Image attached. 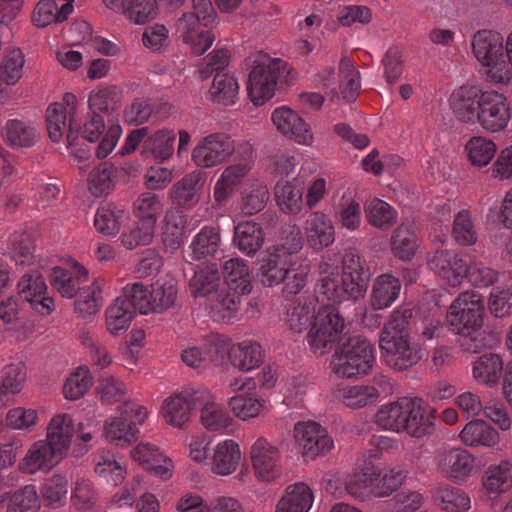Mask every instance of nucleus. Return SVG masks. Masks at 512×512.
I'll list each match as a JSON object with an SVG mask.
<instances>
[{"mask_svg":"<svg viewBox=\"0 0 512 512\" xmlns=\"http://www.w3.org/2000/svg\"><path fill=\"white\" fill-rule=\"evenodd\" d=\"M370 280L366 261L355 249L345 251L342 258V273L322 276L316 284L317 299L332 304L355 302L365 296Z\"/></svg>","mask_w":512,"mask_h":512,"instance_id":"obj_1","label":"nucleus"},{"mask_svg":"<svg viewBox=\"0 0 512 512\" xmlns=\"http://www.w3.org/2000/svg\"><path fill=\"white\" fill-rule=\"evenodd\" d=\"M375 423L384 430L406 432L417 438L430 434L433 424L426 403L418 397H401L382 405L375 415Z\"/></svg>","mask_w":512,"mask_h":512,"instance_id":"obj_2","label":"nucleus"},{"mask_svg":"<svg viewBox=\"0 0 512 512\" xmlns=\"http://www.w3.org/2000/svg\"><path fill=\"white\" fill-rule=\"evenodd\" d=\"M289 65L281 59L259 55L248 76L247 91L254 105H262L273 97L278 84L287 83Z\"/></svg>","mask_w":512,"mask_h":512,"instance_id":"obj_3","label":"nucleus"},{"mask_svg":"<svg viewBox=\"0 0 512 512\" xmlns=\"http://www.w3.org/2000/svg\"><path fill=\"white\" fill-rule=\"evenodd\" d=\"M335 349L332 371L343 378L366 375L374 363L373 346L361 336H348Z\"/></svg>","mask_w":512,"mask_h":512,"instance_id":"obj_4","label":"nucleus"},{"mask_svg":"<svg viewBox=\"0 0 512 512\" xmlns=\"http://www.w3.org/2000/svg\"><path fill=\"white\" fill-rule=\"evenodd\" d=\"M504 37L494 30H479L472 38V50L477 60L488 69L487 77L496 83H507L511 78L505 61Z\"/></svg>","mask_w":512,"mask_h":512,"instance_id":"obj_5","label":"nucleus"},{"mask_svg":"<svg viewBox=\"0 0 512 512\" xmlns=\"http://www.w3.org/2000/svg\"><path fill=\"white\" fill-rule=\"evenodd\" d=\"M345 320L333 306H323L316 313L307 341L314 354L324 355L346 337Z\"/></svg>","mask_w":512,"mask_h":512,"instance_id":"obj_6","label":"nucleus"},{"mask_svg":"<svg viewBox=\"0 0 512 512\" xmlns=\"http://www.w3.org/2000/svg\"><path fill=\"white\" fill-rule=\"evenodd\" d=\"M485 305L483 297L467 290L458 295L448 308L446 319L454 332L475 331L484 323Z\"/></svg>","mask_w":512,"mask_h":512,"instance_id":"obj_7","label":"nucleus"},{"mask_svg":"<svg viewBox=\"0 0 512 512\" xmlns=\"http://www.w3.org/2000/svg\"><path fill=\"white\" fill-rule=\"evenodd\" d=\"M208 397L207 386H188L164 401L162 415L168 424L182 428L189 421L191 410Z\"/></svg>","mask_w":512,"mask_h":512,"instance_id":"obj_8","label":"nucleus"},{"mask_svg":"<svg viewBox=\"0 0 512 512\" xmlns=\"http://www.w3.org/2000/svg\"><path fill=\"white\" fill-rule=\"evenodd\" d=\"M390 326H384L381 334L379 345L390 357L388 363L395 369L405 370L415 365L421 355L416 346L410 343L409 334L393 331Z\"/></svg>","mask_w":512,"mask_h":512,"instance_id":"obj_9","label":"nucleus"},{"mask_svg":"<svg viewBox=\"0 0 512 512\" xmlns=\"http://www.w3.org/2000/svg\"><path fill=\"white\" fill-rule=\"evenodd\" d=\"M234 148V141L229 135L213 133L204 137L193 149L192 159L199 167H213L232 155Z\"/></svg>","mask_w":512,"mask_h":512,"instance_id":"obj_10","label":"nucleus"},{"mask_svg":"<svg viewBox=\"0 0 512 512\" xmlns=\"http://www.w3.org/2000/svg\"><path fill=\"white\" fill-rule=\"evenodd\" d=\"M294 437L302 454L308 459H314L330 451L334 446L327 431L314 421L297 423L294 427Z\"/></svg>","mask_w":512,"mask_h":512,"instance_id":"obj_11","label":"nucleus"},{"mask_svg":"<svg viewBox=\"0 0 512 512\" xmlns=\"http://www.w3.org/2000/svg\"><path fill=\"white\" fill-rule=\"evenodd\" d=\"M480 99L477 122L488 131L496 132L504 129L510 119L506 97L498 92L488 91L481 93Z\"/></svg>","mask_w":512,"mask_h":512,"instance_id":"obj_12","label":"nucleus"},{"mask_svg":"<svg viewBox=\"0 0 512 512\" xmlns=\"http://www.w3.org/2000/svg\"><path fill=\"white\" fill-rule=\"evenodd\" d=\"M438 470L441 474L455 482L466 481L475 471V457L463 448H449L438 455Z\"/></svg>","mask_w":512,"mask_h":512,"instance_id":"obj_13","label":"nucleus"},{"mask_svg":"<svg viewBox=\"0 0 512 512\" xmlns=\"http://www.w3.org/2000/svg\"><path fill=\"white\" fill-rule=\"evenodd\" d=\"M256 476L262 481L274 480L280 474V452L265 438H258L250 450Z\"/></svg>","mask_w":512,"mask_h":512,"instance_id":"obj_14","label":"nucleus"},{"mask_svg":"<svg viewBox=\"0 0 512 512\" xmlns=\"http://www.w3.org/2000/svg\"><path fill=\"white\" fill-rule=\"evenodd\" d=\"M205 184V175L196 170L186 174L179 181L174 183L170 191V199L175 206L173 209H191L201 199Z\"/></svg>","mask_w":512,"mask_h":512,"instance_id":"obj_15","label":"nucleus"},{"mask_svg":"<svg viewBox=\"0 0 512 512\" xmlns=\"http://www.w3.org/2000/svg\"><path fill=\"white\" fill-rule=\"evenodd\" d=\"M202 18L194 13H184L176 23V32L183 41L191 45L192 53L200 56L212 45L214 35L210 31L198 30Z\"/></svg>","mask_w":512,"mask_h":512,"instance_id":"obj_16","label":"nucleus"},{"mask_svg":"<svg viewBox=\"0 0 512 512\" xmlns=\"http://www.w3.org/2000/svg\"><path fill=\"white\" fill-rule=\"evenodd\" d=\"M272 121L283 135L294 139L299 144L310 145L313 134L308 124L293 110L281 107L272 113Z\"/></svg>","mask_w":512,"mask_h":512,"instance_id":"obj_17","label":"nucleus"},{"mask_svg":"<svg viewBox=\"0 0 512 512\" xmlns=\"http://www.w3.org/2000/svg\"><path fill=\"white\" fill-rule=\"evenodd\" d=\"M62 457L48 442L38 440L30 446L25 457L19 462V469L28 474L49 471Z\"/></svg>","mask_w":512,"mask_h":512,"instance_id":"obj_18","label":"nucleus"},{"mask_svg":"<svg viewBox=\"0 0 512 512\" xmlns=\"http://www.w3.org/2000/svg\"><path fill=\"white\" fill-rule=\"evenodd\" d=\"M480 91L474 86H461L450 96V107L454 116L463 123L477 122L481 105Z\"/></svg>","mask_w":512,"mask_h":512,"instance_id":"obj_19","label":"nucleus"},{"mask_svg":"<svg viewBox=\"0 0 512 512\" xmlns=\"http://www.w3.org/2000/svg\"><path fill=\"white\" fill-rule=\"evenodd\" d=\"M46 289L45 281L39 273L24 274L18 283L19 296L35 306L41 314H50L53 310L54 300L44 296Z\"/></svg>","mask_w":512,"mask_h":512,"instance_id":"obj_20","label":"nucleus"},{"mask_svg":"<svg viewBox=\"0 0 512 512\" xmlns=\"http://www.w3.org/2000/svg\"><path fill=\"white\" fill-rule=\"evenodd\" d=\"M430 268L447 280L451 286L460 284L468 272L466 263L455 253L448 250H437L428 260Z\"/></svg>","mask_w":512,"mask_h":512,"instance_id":"obj_21","label":"nucleus"},{"mask_svg":"<svg viewBox=\"0 0 512 512\" xmlns=\"http://www.w3.org/2000/svg\"><path fill=\"white\" fill-rule=\"evenodd\" d=\"M308 245L315 251H321L334 242L335 230L331 220L321 212H313L305 224Z\"/></svg>","mask_w":512,"mask_h":512,"instance_id":"obj_22","label":"nucleus"},{"mask_svg":"<svg viewBox=\"0 0 512 512\" xmlns=\"http://www.w3.org/2000/svg\"><path fill=\"white\" fill-rule=\"evenodd\" d=\"M187 227V216L179 209L166 211L161 232V240L166 252L173 253L183 244Z\"/></svg>","mask_w":512,"mask_h":512,"instance_id":"obj_23","label":"nucleus"},{"mask_svg":"<svg viewBox=\"0 0 512 512\" xmlns=\"http://www.w3.org/2000/svg\"><path fill=\"white\" fill-rule=\"evenodd\" d=\"M435 506L444 512H467L471 508V498L464 490L441 484L431 491Z\"/></svg>","mask_w":512,"mask_h":512,"instance_id":"obj_24","label":"nucleus"},{"mask_svg":"<svg viewBox=\"0 0 512 512\" xmlns=\"http://www.w3.org/2000/svg\"><path fill=\"white\" fill-rule=\"evenodd\" d=\"M265 233L254 221H241L234 227L233 244L245 255L254 256L263 246Z\"/></svg>","mask_w":512,"mask_h":512,"instance_id":"obj_25","label":"nucleus"},{"mask_svg":"<svg viewBox=\"0 0 512 512\" xmlns=\"http://www.w3.org/2000/svg\"><path fill=\"white\" fill-rule=\"evenodd\" d=\"M380 476L381 471L377 466L370 462L366 463L359 471L347 478L345 489L350 496L363 501L373 495Z\"/></svg>","mask_w":512,"mask_h":512,"instance_id":"obj_26","label":"nucleus"},{"mask_svg":"<svg viewBox=\"0 0 512 512\" xmlns=\"http://www.w3.org/2000/svg\"><path fill=\"white\" fill-rule=\"evenodd\" d=\"M75 434L71 415L67 413L55 415L47 426L46 442L64 456Z\"/></svg>","mask_w":512,"mask_h":512,"instance_id":"obj_27","label":"nucleus"},{"mask_svg":"<svg viewBox=\"0 0 512 512\" xmlns=\"http://www.w3.org/2000/svg\"><path fill=\"white\" fill-rule=\"evenodd\" d=\"M482 487L490 497H497L507 492L512 487V464L509 461H501L499 464L490 465L483 473Z\"/></svg>","mask_w":512,"mask_h":512,"instance_id":"obj_28","label":"nucleus"},{"mask_svg":"<svg viewBox=\"0 0 512 512\" xmlns=\"http://www.w3.org/2000/svg\"><path fill=\"white\" fill-rule=\"evenodd\" d=\"M459 436L467 446L493 447L500 440L498 431L481 419L467 423Z\"/></svg>","mask_w":512,"mask_h":512,"instance_id":"obj_29","label":"nucleus"},{"mask_svg":"<svg viewBox=\"0 0 512 512\" xmlns=\"http://www.w3.org/2000/svg\"><path fill=\"white\" fill-rule=\"evenodd\" d=\"M314 495L305 483H296L287 488L279 501L276 512H308L313 504Z\"/></svg>","mask_w":512,"mask_h":512,"instance_id":"obj_30","label":"nucleus"},{"mask_svg":"<svg viewBox=\"0 0 512 512\" xmlns=\"http://www.w3.org/2000/svg\"><path fill=\"white\" fill-rule=\"evenodd\" d=\"M401 290V282L390 274H383L375 280L372 293L371 305L375 310L389 307L398 297Z\"/></svg>","mask_w":512,"mask_h":512,"instance_id":"obj_31","label":"nucleus"},{"mask_svg":"<svg viewBox=\"0 0 512 512\" xmlns=\"http://www.w3.org/2000/svg\"><path fill=\"white\" fill-rule=\"evenodd\" d=\"M275 200L280 209L288 214H298L303 204V187L301 183L293 181H279L274 189Z\"/></svg>","mask_w":512,"mask_h":512,"instance_id":"obj_32","label":"nucleus"},{"mask_svg":"<svg viewBox=\"0 0 512 512\" xmlns=\"http://www.w3.org/2000/svg\"><path fill=\"white\" fill-rule=\"evenodd\" d=\"M131 457L162 479H168L171 476L170 469L165 465L167 463L166 457L150 443L137 445L131 451Z\"/></svg>","mask_w":512,"mask_h":512,"instance_id":"obj_33","label":"nucleus"},{"mask_svg":"<svg viewBox=\"0 0 512 512\" xmlns=\"http://www.w3.org/2000/svg\"><path fill=\"white\" fill-rule=\"evenodd\" d=\"M503 372V360L498 354L486 353L473 362V378L479 384H497Z\"/></svg>","mask_w":512,"mask_h":512,"instance_id":"obj_34","label":"nucleus"},{"mask_svg":"<svg viewBox=\"0 0 512 512\" xmlns=\"http://www.w3.org/2000/svg\"><path fill=\"white\" fill-rule=\"evenodd\" d=\"M221 283L218 268L214 265L205 266L194 272L189 281V291L194 298L210 297L211 299Z\"/></svg>","mask_w":512,"mask_h":512,"instance_id":"obj_35","label":"nucleus"},{"mask_svg":"<svg viewBox=\"0 0 512 512\" xmlns=\"http://www.w3.org/2000/svg\"><path fill=\"white\" fill-rule=\"evenodd\" d=\"M240 458L241 452L238 444L233 440H224L216 446L212 471L222 476L230 475L236 470Z\"/></svg>","mask_w":512,"mask_h":512,"instance_id":"obj_36","label":"nucleus"},{"mask_svg":"<svg viewBox=\"0 0 512 512\" xmlns=\"http://www.w3.org/2000/svg\"><path fill=\"white\" fill-rule=\"evenodd\" d=\"M228 355L231 364L242 371H250L262 362V350L258 343L243 341L234 344Z\"/></svg>","mask_w":512,"mask_h":512,"instance_id":"obj_37","label":"nucleus"},{"mask_svg":"<svg viewBox=\"0 0 512 512\" xmlns=\"http://www.w3.org/2000/svg\"><path fill=\"white\" fill-rule=\"evenodd\" d=\"M118 169L105 161L94 167L88 175V189L95 197L107 195L115 186Z\"/></svg>","mask_w":512,"mask_h":512,"instance_id":"obj_38","label":"nucleus"},{"mask_svg":"<svg viewBox=\"0 0 512 512\" xmlns=\"http://www.w3.org/2000/svg\"><path fill=\"white\" fill-rule=\"evenodd\" d=\"M249 293H242L239 288L221 283L211 298V306L222 317H231L240 308L242 297Z\"/></svg>","mask_w":512,"mask_h":512,"instance_id":"obj_39","label":"nucleus"},{"mask_svg":"<svg viewBox=\"0 0 512 512\" xmlns=\"http://www.w3.org/2000/svg\"><path fill=\"white\" fill-rule=\"evenodd\" d=\"M199 406H202L201 422L206 429L223 432L232 425L233 419L219 404L215 403L210 391L208 399L200 402Z\"/></svg>","mask_w":512,"mask_h":512,"instance_id":"obj_40","label":"nucleus"},{"mask_svg":"<svg viewBox=\"0 0 512 512\" xmlns=\"http://www.w3.org/2000/svg\"><path fill=\"white\" fill-rule=\"evenodd\" d=\"M104 433L111 443L117 446H125L136 441L140 431L139 427L130 424L126 418L120 416L111 417L106 421Z\"/></svg>","mask_w":512,"mask_h":512,"instance_id":"obj_41","label":"nucleus"},{"mask_svg":"<svg viewBox=\"0 0 512 512\" xmlns=\"http://www.w3.org/2000/svg\"><path fill=\"white\" fill-rule=\"evenodd\" d=\"M153 312L162 313L176 305L178 288L177 281L172 278L157 280L151 290Z\"/></svg>","mask_w":512,"mask_h":512,"instance_id":"obj_42","label":"nucleus"},{"mask_svg":"<svg viewBox=\"0 0 512 512\" xmlns=\"http://www.w3.org/2000/svg\"><path fill=\"white\" fill-rule=\"evenodd\" d=\"M131 310V303L126 299L117 297L106 311V325L110 333L118 335L121 331L127 330L134 317Z\"/></svg>","mask_w":512,"mask_h":512,"instance_id":"obj_43","label":"nucleus"},{"mask_svg":"<svg viewBox=\"0 0 512 512\" xmlns=\"http://www.w3.org/2000/svg\"><path fill=\"white\" fill-rule=\"evenodd\" d=\"M339 76V89L342 98L347 102H354L360 91V73L346 56L340 60Z\"/></svg>","mask_w":512,"mask_h":512,"instance_id":"obj_44","label":"nucleus"},{"mask_svg":"<svg viewBox=\"0 0 512 512\" xmlns=\"http://www.w3.org/2000/svg\"><path fill=\"white\" fill-rule=\"evenodd\" d=\"M418 248L417 236L405 225L398 226L391 237V251L393 255L403 261L411 260Z\"/></svg>","mask_w":512,"mask_h":512,"instance_id":"obj_45","label":"nucleus"},{"mask_svg":"<svg viewBox=\"0 0 512 512\" xmlns=\"http://www.w3.org/2000/svg\"><path fill=\"white\" fill-rule=\"evenodd\" d=\"M285 258L269 252L267 258L262 260L258 276L261 283L266 287H273L282 283L288 273Z\"/></svg>","mask_w":512,"mask_h":512,"instance_id":"obj_46","label":"nucleus"},{"mask_svg":"<svg viewBox=\"0 0 512 512\" xmlns=\"http://www.w3.org/2000/svg\"><path fill=\"white\" fill-rule=\"evenodd\" d=\"M238 91V83L232 75L218 72L210 87V96L213 102L227 106L235 103Z\"/></svg>","mask_w":512,"mask_h":512,"instance_id":"obj_47","label":"nucleus"},{"mask_svg":"<svg viewBox=\"0 0 512 512\" xmlns=\"http://www.w3.org/2000/svg\"><path fill=\"white\" fill-rule=\"evenodd\" d=\"M224 281L222 283L239 288L242 293H250L252 284L249 268L244 260L232 258L223 265Z\"/></svg>","mask_w":512,"mask_h":512,"instance_id":"obj_48","label":"nucleus"},{"mask_svg":"<svg viewBox=\"0 0 512 512\" xmlns=\"http://www.w3.org/2000/svg\"><path fill=\"white\" fill-rule=\"evenodd\" d=\"M337 396L342 399L345 406L360 408L375 403L379 398L376 386H341Z\"/></svg>","mask_w":512,"mask_h":512,"instance_id":"obj_49","label":"nucleus"},{"mask_svg":"<svg viewBox=\"0 0 512 512\" xmlns=\"http://www.w3.org/2000/svg\"><path fill=\"white\" fill-rule=\"evenodd\" d=\"M365 216L372 226L379 229H389L396 223L394 209L378 198H374L366 204Z\"/></svg>","mask_w":512,"mask_h":512,"instance_id":"obj_50","label":"nucleus"},{"mask_svg":"<svg viewBox=\"0 0 512 512\" xmlns=\"http://www.w3.org/2000/svg\"><path fill=\"white\" fill-rule=\"evenodd\" d=\"M121 89L117 85H108L90 94L89 107L92 112L110 114L119 107Z\"/></svg>","mask_w":512,"mask_h":512,"instance_id":"obj_51","label":"nucleus"},{"mask_svg":"<svg viewBox=\"0 0 512 512\" xmlns=\"http://www.w3.org/2000/svg\"><path fill=\"white\" fill-rule=\"evenodd\" d=\"M270 198L266 185L253 183L242 192L241 210L245 215L251 216L262 211Z\"/></svg>","mask_w":512,"mask_h":512,"instance_id":"obj_52","label":"nucleus"},{"mask_svg":"<svg viewBox=\"0 0 512 512\" xmlns=\"http://www.w3.org/2000/svg\"><path fill=\"white\" fill-rule=\"evenodd\" d=\"M221 237L219 229L204 227L194 238L191 248L196 260L213 256L219 249Z\"/></svg>","mask_w":512,"mask_h":512,"instance_id":"obj_53","label":"nucleus"},{"mask_svg":"<svg viewBox=\"0 0 512 512\" xmlns=\"http://www.w3.org/2000/svg\"><path fill=\"white\" fill-rule=\"evenodd\" d=\"M175 135L171 131L160 130L144 141L143 153H150L154 158L166 160L173 154Z\"/></svg>","mask_w":512,"mask_h":512,"instance_id":"obj_54","label":"nucleus"},{"mask_svg":"<svg viewBox=\"0 0 512 512\" xmlns=\"http://www.w3.org/2000/svg\"><path fill=\"white\" fill-rule=\"evenodd\" d=\"M264 404V400L256 397L252 393H240L229 400L231 411L241 420L258 416L264 408Z\"/></svg>","mask_w":512,"mask_h":512,"instance_id":"obj_55","label":"nucleus"},{"mask_svg":"<svg viewBox=\"0 0 512 512\" xmlns=\"http://www.w3.org/2000/svg\"><path fill=\"white\" fill-rule=\"evenodd\" d=\"M468 158L475 167H484L496 154V144L484 137H473L466 144Z\"/></svg>","mask_w":512,"mask_h":512,"instance_id":"obj_56","label":"nucleus"},{"mask_svg":"<svg viewBox=\"0 0 512 512\" xmlns=\"http://www.w3.org/2000/svg\"><path fill=\"white\" fill-rule=\"evenodd\" d=\"M4 135L7 143L14 147H31L35 143V129L20 120H9Z\"/></svg>","mask_w":512,"mask_h":512,"instance_id":"obj_57","label":"nucleus"},{"mask_svg":"<svg viewBox=\"0 0 512 512\" xmlns=\"http://www.w3.org/2000/svg\"><path fill=\"white\" fill-rule=\"evenodd\" d=\"M123 14L133 23L142 25L157 15L156 0H124Z\"/></svg>","mask_w":512,"mask_h":512,"instance_id":"obj_58","label":"nucleus"},{"mask_svg":"<svg viewBox=\"0 0 512 512\" xmlns=\"http://www.w3.org/2000/svg\"><path fill=\"white\" fill-rule=\"evenodd\" d=\"M315 316V306L311 301H299L287 310L286 322L291 331L301 333Z\"/></svg>","mask_w":512,"mask_h":512,"instance_id":"obj_59","label":"nucleus"},{"mask_svg":"<svg viewBox=\"0 0 512 512\" xmlns=\"http://www.w3.org/2000/svg\"><path fill=\"white\" fill-rule=\"evenodd\" d=\"M122 299L131 303V310L141 314L153 312L151 290H148L142 283L128 284L123 288Z\"/></svg>","mask_w":512,"mask_h":512,"instance_id":"obj_60","label":"nucleus"},{"mask_svg":"<svg viewBox=\"0 0 512 512\" xmlns=\"http://www.w3.org/2000/svg\"><path fill=\"white\" fill-rule=\"evenodd\" d=\"M452 236L462 246L476 243L478 234L469 211L462 210L454 218Z\"/></svg>","mask_w":512,"mask_h":512,"instance_id":"obj_61","label":"nucleus"},{"mask_svg":"<svg viewBox=\"0 0 512 512\" xmlns=\"http://www.w3.org/2000/svg\"><path fill=\"white\" fill-rule=\"evenodd\" d=\"M126 219L127 215L122 210L115 211L109 207H101L95 215L94 225L99 232L110 236L119 232Z\"/></svg>","mask_w":512,"mask_h":512,"instance_id":"obj_62","label":"nucleus"},{"mask_svg":"<svg viewBox=\"0 0 512 512\" xmlns=\"http://www.w3.org/2000/svg\"><path fill=\"white\" fill-rule=\"evenodd\" d=\"M24 63L25 59L21 50H11L4 56L0 64V80L7 85L16 84L22 77Z\"/></svg>","mask_w":512,"mask_h":512,"instance_id":"obj_63","label":"nucleus"},{"mask_svg":"<svg viewBox=\"0 0 512 512\" xmlns=\"http://www.w3.org/2000/svg\"><path fill=\"white\" fill-rule=\"evenodd\" d=\"M39 499L35 486L27 485L16 491L9 502L7 512H36Z\"/></svg>","mask_w":512,"mask_h":512,"instance_id":"obj_64","label":"nucleus"}]
</instances>
